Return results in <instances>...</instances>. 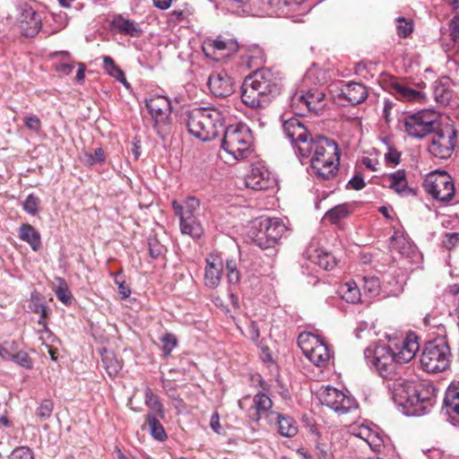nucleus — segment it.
Instances as JSON below:
<instances>
[{
	"label": "nucleus",
	"mask_w": 459,
	"mask_h": 459,
	"mask_svg": "<svg viewBox=\"0 0 459 459\" xmlns=\"http://www.w3.org/2000/svg\"><path fill=\"white\" fill-rule=\"evenodd\" d=\"M281 78L271 69H257L247 76L241 86V100L249 108H264L280 95Z\"/></svg>",
	"instance_id": "nucleus-1"
},
{
	"label": "nucleus",
	"mask_w": 459,
	"mask_h": 459,
	"mask_svg": "<svg viewBox=\"0 0 459 459\" xmlns=\"http://www.w3.org/2000/svg\"><path fill=\"white\" fill-rule=\"evenodd\" d=\"M387 388L395 403L404 408L414 407V412L424 411L435 396L436 388L429 381L390 379Z\"/></svg>",
	"instance_id": "nucleus-2"
},
{
	"label": "nucleus",
	"mask_w": 459,
	"mask_h": 459,
	"mask_svg": "<svg viewBox=\"0 0 459 459\" xmlns=\"http://www.w3.org/2000/svg\"><path fill=\"white\" fill-rule=\"evenodd\" d=\"M308 149L311 173L322 180L333 179L340 165L341 153L337 143L326 137L316 136Z\"/></svg>",
	"instance_id": "nucleus-3"
},
{
	"label": "nucleus",
	"mask_w": 459,
	"mask_h": 459,
	"mask_svg": "<svg viewBox=\"0 0 459 459\" xmlns=\"http://www.w3.org/2000/svg\"><path fill=\"white\" fill-rule=\"evenodd\" d=\"M186 117L188 132L204 142L212 140L224 130L222 114L216 108H195Z\"/></svg>",
	"instance_id": "nucleus-4"
},
{
	"label": "nucleus",
	"mask_w": 459,
	"mask_h": 459,
	"mask_svg": "<svg viewBox=\"0 0 459 459\" xmlns=\"http://www.w3.org/2000/svg\"><path fill=\"white\" fill-rule=\"evenodd\" d=\"M253 136L246 125H231L224 130L222 149L234 160L247 159L252 153Z\"/></svg>",
	"instance_id": "nucleus-5"
},
{
	"label": "nucleus",
	"mask_w": 459,
	"mask_h": 459,
	"mask_svg": "<svg viewBox=\"0 0 459 459\" xmlns=\"http://www.w3.org/2000/svg\"><path fill=\"white\" fill-rule=\"evenodd\" d=\"M172 208L179 219L180 231L192 238H200L204 229L199 221L200 201L195 196H188L182 204L172 201Z\"/></svg>",
	"instance_id": "nucleus-6"
},
{
	"label": "nucleus",
	"mask_w": 459,
	"mask_h": 459,
	"mask_svg": "<svg viewBox=\"0 0 459 459\" xmlns=\"http://www.w3.org/2000/svg\"><path fill=\"white\" fill-rule=\"evenodd\" d=\"M367 363L374 368L385 379H393L398 362L397 353L385 344H374L364 351Z\"/></svg>",
	"instance_id": "nucleus-7"
},
{
	"label": "nucleus",
	"mask_w": 459,
	"mask_h": 459,
	"mask_svg": "<svg viewBox=\"0 0 459 459\" xmlns=\"http://www.w3.org/2000/svg\"><path fill=\"white\" fill-rule=\"evenodd\" d=\"M450 349L443 339L428 342L420 356L422 368L429 373L446 370L450 361Z\"/></svg>",
	"instance_id": "nucleus-8"
},
{
	"label": "nucleus",
	"mask_w": 459,
	"mask_h": 459,
	"mask_svg": "<svg viewBox=\"0 0 459 459\" xmlns=\"http://www.w3.org/2000/svg\"><path fill=\"white\" fill-rule=\"evenodd\" d=\"M298 344L303 354L316 367L328 365L332 352L318 336L310 333H302L298 337Z\"/></svg>",
	"instance_id": "nucleus-9"
},
{
	"label": "nucleus",
	"mask_w": 459,
	"mask_h": 459,
	"mask_svg": "<svg viewBox=\"0 0 459 459\" xmlns=\"http://www.w3.org/2000/svg\"><path fill=\"white\" fill-rule=\"evenodd\" d=\"M438 114L433 109H422L404 118L403 126L407 134L413 138H423L435 132Z\"/></svg>",
	"instance_id": "nucleus-10"
},
{
	"label": "nucleus",
	"mask_w": 459,
	"mask_h": 459,
	"mask_svg": "<svg viewBox=\"0 0 459 459\" xmlns=\"http://www.w3.org/2000/svg\"><path fill=\"white\" fill-rule=\"evenodd\" d=\"M282 129L287 138L290 139L295 152L303 158L309 157V145L315 137H312L305 125L297 117H291L283 121Z\"/></svg>",
	"instance_id": "nucleus-11"
},
{
	"label": "nucleus",
	"mask_w": 459,
	"mask_h": 459,
	"mask_svg": "<svg viewBox=\"0 0 459 459\" xmlns=\"http://www.w3.org/2000/svg\"><path fill=\"white\" fill-rule=\"evenodd\" d=\"M286 231L283 222L278 218H266L259 222L256 233H253V241L262 249L273 247Z\"/></svg>",
	"instance_id": "nucleus-12"
},
{
	"label": "nucleus",
	"mask_w": 459,
	"mask_h": 459,
	"mask_svg": "<svg viewBox=\"0 0 459 459\" xmlns=\"http://www.w3.org/2000/svg\"><path fill=\"white\" fill-rule=\"evenodd\" d=\"M423 187L429 195L439 202H449L455 193L452 178L445 171L429 174L424 180Z\"/></svg>",
	"instance_id": "nucleus-13"
},
{
	"label": "nucleus",
	"mask_w": 459,
	"mask_h": 459,
	"mask_svg": "<svg viewBox=\"0 0 459 459\" xmlns=\"http://www.w3.org/2000/svg\"><path fill=\"white\" fill-rule=\"evenodd\" d=\"M456 145V131L446 126L436 132L431 138L428 151L434 157L446 160L451 157Z\"/></svg>",
	"instance_id": "nucleus-14"
},
{
	"label": "nucleus",
	"mask_w": 459,
	"mask_h": 459,
	"mask_svg": "<svg viewBox=\"0 0 459 459\" xmlns=\"http://www.w3.org/2000/svg\"><path fill=\"white\" fill-rule=\"evenodd\" d=\"M320 401L322 404L339 414L348 413L351 410L356 409L358 405L353 397L330 386H327L322 392Z\"/></svg>",
	"instance_id": "nucleus-15"
},
{
	"label": "nucleus",
	"mask_w": 459,
	"mask_h": 459,
	"mask_svg": "<svg viewBox=\"0 0 459 459\" xmlns=\"http://www.w3.org/2000/svg\"><path fill=\"white\" fill-rule=\"evenodd\" d=\"M238 48L235 39L219 36L215 39H205L202 48L206 57L218 62L237 52Z\"/></svg>",
	"instance_id": "nucleus-16"
},
{
	"label": "nucleus",
	"mask_w": 459,
	"mask_h": 459,
	"mask_svg": "<svg viewBox=\"0 0 459 459\" xmlns=\"http://www.w3.org/2000/svg\"><path fill=\"white\" fill-rule=\"evenodd\" d=\"M17 23L21 33L25 37H34L41 28L40 15L28 4L18 7Z\"/></svg>",
	"instance_id": "nucleus-17"
},
{
	"label": "nucleus",
	"mask_w": 459,
	"mask_h": 459,
	"mask_svg": "<svg viewBox=\"0 0 459 459\" xmlns=\"http://www.w3.org/2000/svg\"><path fill=\"white\" fill-rule=\"evenodd\" d=\"M273 402L271 398L264 393H258L253 397V403L247 409V417L253 422H259L264 418L269 423L268 415L270 413H277L272 411Z\"/></svg>",
	"instance_id": "nucleus-18"
},
{
	"label": "nucleus",
	"mask_w": 459,
	"mask_h": 459,
	"mask_svg": "<svg viewBox=\"0 0 459 459\" xmlns=\"http://www.w3.org/2000/svg\"><path fill=\"white\" fill-rule=\"evenodd\" d=\"M146 108L156 125L166 123L171 111L170 101L160 95L146 100Z\"/></svg>",
	"instance_id": "nucleus-19"
},
{
	"label": "nucleus",
	"mask_w": 459,
	"mask_h": 459,
	"mask_svg": "<svg viewBox=\"0 0 459 459\" xmlns=\"http://www.w3.org/2000/svg\"><path fill=\"white\" fill-rule=\"evenodd\" d=\"M207 84L215 97L225 98L233 92L231 78L225 72L212 73Z\"/></svg>",
	"instance_id": "nucleus-20"
},
{
	"label": "nucleus",
	"mask_w": 459,
	"mask_h": 459,
	"mask_svg": "<svg viewBox=\"0 0 459 459\" xmlns=\"http://www.w3.org/2000/svg\"><path fill=\"white\" fill-rule=\"evenodd\" d=\"M274 184L275 179L271 173L260 168H253L246 178V186L255 191L267 190Z\"/></svg>",
	"instance_id": "nucleus-21"
},
{
	"label": "nucleus",
	"mask_w": 459,
	"mask_h": 459,
	"mask_svg": "<svg viewBox=\"0 0 459 459\" xmlns=\"http://www.w3.org/2000/svg\"><path fill=\"white\" fill-rule=\"evenodd\" d=\"M205 261L204 285L210 289H215L221 280L223 263L220 257L215 255L207 256Z\"/></svg>",
	"instance_id": "nucleus-22"
},
{
	"label": "nucleus",
	"mask_w": 459,
	"mask_h": 459,
	"mask_svg": "<svg viewBox=\"0 0 459 459\" xmlns=\"http://www.w3.org/2000/svg\"><path fill=\"white\" fill-rule=\"evenodd\" d=\"M268 418L269 424L278 426V432L281 436L292 437L297 435L299 427L297 421L292 417L281 413H270Z\"/></svg>",
	"instance_id": "nucleus-23"
},
{
	"label": "nucleus",
	"mask_w": 459,
	"mask_h": 459,
	"mask_svg": "<svg viewBox=\"0 0 459 459\" xmlns=\"http://www.w3.org/2000/svg\"><path fill=\"white\" fill-rule=\"evenodd\" d=\"M450 422L459 427V390L457 387L450 386L445 394L444 408Z\"/></svg>",
	"instance_id": "nucleus-24"
},
{
	"label": "nucleus",
	"mask_w": 459,
	"mask_h": 459,
	"mask_svg": "<svg viewBox=\"0 0 459 459\" xmlns=\"http://www.w3.org/2000/svg\"><path fill=\"white\" fill-rule=\"evenodd\" d=\"M340 95L351 105H358L367 99L368 91L362 83L350 82L342 87Z\"/></svg>",
	"instance_id": "nucleus-25"
},
{
	"label": "nucleus",
	"mask_w": 459,
	"mask_h": 459,
	"mask_svg": "<svg viewBox=\"0 0 459 459\" xmlns=\"http://www.w3.org/2000/svg\"><path fill=\"white\" fill-rule=\"evenodd\" d=\"M434 99L441 106H446L453 99L454 91L448 78L437 80L433 84Z\"/></svg>",
	"instance_id": "nucleus-26"
},
{
	"label": "nucleus",
	"mask_w": 459,
	"mask_h": 459,
	"mask_svg": "<svg viewBox=\"0 0 459 459\" xmlns=\"http://www.w3.org/2000/svg\"><path fill=\"white\" fill-rule=\"evenodd\" d=\"M392 88L397 99L402 100L422 103L426 99L422 91H416L400 82H394Z\"/></svg>",
	"instance_id": "nucleus-27"
},
{
	"label": "nucleus",
	"mask_w": 459,
	"mask_h": 459,
	"mask_svg": "<svg viewBox=\"0 0 459 459\" xmlns=\"http://www.w3.org/2000/svg\"><path fill=\"white\" fill-rule=\"evenodd\" d=\"M112 26L120 33L134 38L140 37L142 33V30L137 22L126 19L122 15H117L113 19Z\"/></svg>",
	"instance_id": "nucleus-28"
},
{
	"label": "nucleus",
	"mask_w": 459,
	"mask_h": 459,
	"mask_svg": "<svg viewBox=\"0 0 459 459\" xmlns=\"http://www.w3.org/2000/svg\"><path fill=\"white\" fill-rule=\"evenodd\" d=\"M397 350H399L396 353L400 364L411 361L419 350V343L416 341V337L414 336L412 339L411 336H407L406 339L403 341L402 346L397 347Z\"/></svg>",
	"instance_id": "nucleus-29"
},
{
	"label": "nucleus",
	"mask_w": 459,
	"mask_h": 459,
	"mask_svg": "<svg viewBox=\"0 0 459 459\" xmlns=\"http://www.w3.org/2000/svg\"><path fill=\"white\" fill-rule=\"evenodd\" d=\"M19 238L28 243L32 250L38 251L41 247L40 233L29 223H23L19 229Z\"/></svg>",
	"instance_id": "nucleus-30"
},
{
	"label": "nucleus",
	"mask_w": 459,
	"mask_h": 459,
	"mask_svg": "<svg viewBox=\"0 0 459 459\" xmlns=\"http://www.w3.org/2000/svg\"><path fill=\"white\" fill-rule=\"evenodd\" d=\"M389 247L403 255H410L412 251V245L410 240L400 230H395L389 239Z\"/></svg>",
	"instance_id": "nucleus-31"
},
{
	"label": "nucleus",
	"mask_w": 459,
	"mask_h": 459,
	"mask_svg": "<svg viewBox=\"0 0 459 459\" xmlns=\"http://www.w3.org/2000/svg\"><path fill=\"white\" fill-rule=\"evenodd\" d=\"M310 261L325 270H332L336 266L335 257L327 251L318 248L309 255Z\"/></svg>",
	"instance_id": "nucleus-32"
},
{
	"label": "nucleus",
	"mask_w": 459,
	"mask_h": 459,
	"mask_svg": "<svg viewBox=\"0 0 459 459\" xmlns=\"http://www.w3.org/2000/svg\"><path fill=\"white\" fill-rule=\"evenodd\" d=\"M307 114H317L323 110L325 106V93L317 89H310L307 91Z\"/></svg>",
	"instance_id": "nucleus-33"
},
{
	"label": "nucleus",
	"mask_w": 459,
	"mask_h": 459,
	"mask_svg": "<svg viewBox=\"0 0 459 459\" xmlns=\"http://www.w3.org/2000/svg\"><path fill=\"white\" fill-rule=\"evenodd\" d=\"M290 104L295 114L306 116L307 114V91L300 90L292 93L290 97Z\"/></svg>",
	"instance_id": "nucleus-34"
},
{
	"label": "nucleus",
	"mask_w": 459,
	"mask_h": 459,
	"mask_svg": "<svg viewBox=\"0 0 459 459\" xmlns=\"http://www.w3.org/2000/svg\"><path fill=\"white\" fill-rule=\"evenodd\" d=\"M389 187L398 194H406L410 192L405 171L399 169L388 176Z\"/></svg>",
	"instance_id": "nucleus-35"
},
{
	"label": "nucleus",
	"mask_w": 459,
	"mask_h": 459,
	"mask_svg": "<svg viewBox=\"0 0 459 459\" xmlns=\"http://www.w3.org/2000/svg\"><path fill=\"white\" fill-rule=\"evenodd\" d=\"M144 397H145V404L149 407V409L152 411L151 413L154 414L160 419L165 418V410L160 403L159 397L155 395L152 392V390L146 386L144 389Z\"/></svg>",
	"instance_id": "nucleus-36"
},
{
	"label": "nucleus",
	"mask_w": 459,
	"mask_h": 459,
	"mask_svg": "<svg viewBox=\"0 0 459 459\" xmlns=\"http://www.w3.org/2000/svg\"><path fill=\"white\" fill-rule=\"evenodd\" d=\"M145 421L149 426L150 434L154 439L160 442L167 440L168 435L157 416L152 413H148L145 416Z\"/></svg>",
	"instance_id": "nucleus-37"
},
{
	"label": "nucleus",
	"mask_w": 459,
	"mask_h": 459,
	"mask_svg": "<svg viewBox=\"0 0 459 459\" xmlns=\"http://www.w3.org/2000/svg\"><path fill=\"white\" fill-rule=\"evenodd\" d=\"M449 34H448V41L446 42V39L445 34L442 36V40L444 45L446 46V51L449 50H459V23L456 21H450L449 22Z\"/></svg>",
	"instance_id": "nucleus-38"
},
{
	"label": "nucleus",
	"mask_w": 459,
	"mask_h": 459,
	"mask_svg": "<svg viewBox=\"0 0 459 459\" xmlns=\"http://www.w3.org/2000/svg\"><path fill=\"white\" fill-rule=\"evenodd\" d=\"M342 298L349 303H358L361 298V292L355 281H348L340 287Z\"/></svg>",
	"instance_id": "nucleus-39"
},
{
	"label": "nucleus",
	"mask_w": 459,
	"mask_h": 459,
	"mask_svg": "<svg viewBox=\"0 0 459 459\" xmlns=\"http://www.w3.org/2000/svg\"><path fill=\"white\" fill-rule=\"evenodd\" d=\"M102 363L107 374L110 377H115L122 369V362L117 359L113 352L106 351L102 357Z\"/></svg>",
	"instance_id": "nucleus-40"
},
{
	"label": "nucleus",
	"mask_w": 459,
	"mask_h": 459,
	"mask_svg": "<svg viewBox=\"0 0 459 459\" xmlns=\"http://www.w3.org/2000/svg\"><path fill=\"white\" fill-rule=\"evenodd\" d=\"M362 290L363 294L369 299L377 298L381 290L379 279L375 276L363 277Z\"/></svg>",
	"instance_id": "nucleus-41"
},
{
	"label": "nucleus",
	"mask_w": 459,
	"mask_h": 459,
	"mask_svg": "<svg viewBox=\"0 0 459 459\" xmlns=\"http://www.w3.org/2000/svg\"><path fill=\"white\" fill-rule=\"evenodd\" d=\"M103 64L105 71L112 77L122 82L125 86L128 87L124 72L115 64L112 57L105 56L103 57Z\"/></svg>",
	"instance_id": "nucleus-42"
},
{
	"label": "nucleus",
	"mask_w": 459,
	"mask_h": 459,
	"mask_svg": "<svg viewBox=\"0 0 459 459\" xmlns=\"http://www.w3.org/2000/svg\"><path fill=\"white\" fill-rule=\"evenodd\" d=\"M245 58L249 67H259L264 63V50L256 45L249 47Z\"/></svg>",
	"instance_id": "nucleus-43"
},
{
	"label": "nucleus",
	"mask_w": 459,
	"mask_h": 459,
	"mask_svg": "<svg viewBox=\"0 0 459 459\" xmlns=\"http://www.w3.org/2000/svg\"><path fill=\"white\" fill-rule=\"evenodd\" d=\"M350 214V210L347 204H340L329 210L325 218L331 221L333 224H338L341 220L348 217Z\"/></svg>",
	"instance_id": "nucleus-44"
},
{
	"label": "nucleus",
	"mask_w": 459,
	"mask_h": 459,
	"mask_svg": "<svg viewBox=\"0 0 459 459\" xmlns=\"http://www.w3.org/2000/svg\"><path fill=\"white\" fill-rule=\"evenodd\" d=\"M59 285L55 289L56 297L65 306L72 304L73 296L63 278H57Z\"/></svg>",
	"instance_id": "nucleus-45"
},
{
	"label": "nucleus",
	"mask_w": 459,
	"mask_h": 459,
	"mask_svg": "<svg viewBox=\"0 0 459 459\" xmlns=\"http://www.w3.org/2000/svg\"><path fill=\"white\" fill-rule=\"evenodd\" d=\"M54 56H61V62L56 65V71L65 75L70 74L74 68L71 63L70 54L68 52H56Z\"/></svg>",
	"instance_id": "nucleus-46"
},
{
	"label": "nucleus",
	"mask_w": 459,
	"mask_h": 459,
	"mask_svg": "<svg viewBox=\"0 0 459 459\" xmlns=\"http://www.w3.org/2000/svg\"><path fill=\"white\" fill-rule=\"evenodd\" d=\"M54 410V403L50 399L43 400L36 410V416L41 421L48 420Z\"/></svg>",
	"instance_id": "nucleus-47"
},
{
	"label": "nucleus",
	"mask_w": 459,
	"mask_h": 459,
	"mask_svg": "<svg viewBox=\"0 0 459 459\" xmlns=\"http://www.w3.org/2000/svg\"><path fill=\"white\" fill-rule=\"evenodd\" d=\"M19 350L15 341H5L0 344V357L5 360H11Z\"/></svg>",
	"instance_id": "nucleus-48"
},
{
	"label": "nucleus",
	"mask_w": 459,
	"mask_h": 459,
	"mask_svg": "<svg viewBox=\"0 0 459 459\" xmlns=\"http://www.w3.org/2000/svg\"><path fill=\"white\" fill-rule=\"evenodd\" d=\"M228 8L238 14L248 13L251 9L249 0H226Z\"/></svg>",
	"instance_id": "nucleus-49"
},
{
	"label": "nucleus",
	"mask_w": 459,
	"mask_h": 459,
	"mask_svg": "<svg viewBox=\"0 0 459 459\" xmlns=\"http://www.w3.org/2000/svg\"><path fill=\"white\" fill-rule=\"evenodd\" d=\"M227 280L230 285H235L239 281L240 275L237 268L235 260H227L226 262Z\"/></svg>",
	"instance_id": "nucleus-50"
},
{
	"label": "nucleus",
	"mask_w": 459,
	"mask_h": 459,
	"mask_svg": "<svg viewBox=\"0 0 459 459\" xmlns=\"http://www.w3.org/2000/svg\"><path fill=\"white\" fill-rule=\"evenodd\" d=\"M12 361H14L19 366L30 369L32 368V361L29 356V354L24 351H17V352L14 354Z\"/></svg>",
	"instance_id": "nucleus-51"
},
{
	"label": "nucleus",
	"mask_w": 459,
	"mask_h": 459,
	"mask_svg": "<svg viewBox=\"0 0 459 459\" xmlns=\"http://www.w3.org/2000/svg\"><path fill=\"white\" fill-rule=\"evenodd\" d=\"M39 197L35 196L34 195L30 194L29 195L24 203H23V209L30 214L35 215L38 212L39 210Z\"/></svg>",
	"instance_id": "nucleus-52"
},
{
	"label": "nucleus",
	"mask_w": 459,
	"mask_h": 459,
	"mask_svg": "<svg viewBox=\"0 0 459 459\" xmlns=\"http://www.w3.org/2000/svg\"><path fill=\"white\" fill-rule=\"evenodd\" d=\"M85 155L87 157L86 163L89 166H93V165H95L97 163L102 164V163H104V161L106 160L104 150L102 148H100V147L97 148L94 151L93 154L86 153Z\"/></svg>",
	"instance_id": "nucleus-53"
},
{
	"label": "nucleus",
	"mask_w": 459,
	"mask_h": 459,
	"mask_svg": "<svg viewBox=\"0 0 459 459\" xmlns=\"http://www.w3.org/2000/svg\"><path fill=\"white\" fill-rule=\"evenodd\" d=\"M161 342H162V350L164 351V354L169 355L170 352L173 351V349L177 346L178 340L174 334L166 333L161 338Z\"/></svg>",
	"instance_id": "nucleus-54"
},
{
	"label": "nucleus",
	"mask_w": 459,
	"mask_h": 459,
	"mask_svg": "<svg viewBox=\"0 0 459 459\" xmlns=\"http://www.w3.org/2000/svg\"><path fill=\"white\" fill-rule=\"evenodd\" d=\"M10 459H34V456L29 447L20 446L13 450Z\"/></svg>",
	"instance_id": "nucleus-55"
},
{
	"label": "nucleus",
	"mask_w": 459,
	"mask_h": 459,
	"mask_svg": "<svg viewBox=\"0 0 459 459\" xmlns=\"http://www.w3.org/2000/svg\"><path fill=\"white\" fill-rule=\"evenodd\" d=\"M367 443L373 450H378L384 446V436L377 430H373L371 435L368 436Z\"/></svg>",
	"instance_id": "nucleus-56"
},
{
	"label": "nucleus",
	"mask_w": 459,
	"mask_h": 459,
	"mask_svg": "<svg viewBox=\"0 0 459 459\" xmlns=\"http://www.w3.org/2000/svg\"><path fill=\"white\" fill-rule=\"evenodd\" d=\"M399 24L397 25V34L402 38L408 37L412 32V25L404 18L398 19Z\"/></svg>",
	"instance_id": "nucleus-57"
},
{
	"label": "nucleus",
	"mask_w": 459,
	"mask_h": 459,
	"mask_svg": "<svg viewBox=\"0 0 459 459\" xmlns=\"http://www.w3.org/2000/svg\"><path fill=\"white\" fill-rule=\"evenodd\" d=\"M443 245L448 250H451L454 247L459 246V233L458 232L446 233L444 236Z\"/></svg>",
	"instance_id": "nucleus-58"
},
{
	"label": "nucleus",
	"mask_w": 459,
	"mask_h": 459,
	"mask_svg": "<svg viewBox=\"0 0 459 459\" xmlns=\"http://www.w3.org/2000/svg\"><path fill=\"white\" fill-rule=\"evenodd\" d=\"M121 275V273H117L114 274V281L115 283L118 286V292L122 299H127L131 294L130 288L126 284L125 281L120 280L119 276Z\"/></svg>",
	"instance_id": "nucleus-59"
},
{
	"label": "nucleus",
	"mask_w": 459,
	"mask_h": 459,
	"mask_svg": "<svg viewBox=\"0 0 459 459\" xmlns=\"http://www.w3.org/2000/svg\"><path fill=\"white\" fill-rule=\"evenodd\" d=\"M24 124L28 129L39 133L41 129V121L39 117L35 115L24 118Z\"/></svg>",
	"instance_id": "nucleus-60"
},
{
	"label": "nucleus",
	"mask_w": 459,
	"mask_h": 459,
	"mask_svg": "<svg viewBox=\"0 0 459 459\" xmlns=\"http://www.w3.org/2000/svg\"><path fill=\"white\" fill-rule=\"evenodd\" d=\"M385 160L386 163L396 166L400 162L401 152L396 149L389 146L387 152L385 154Z\"/></svg>",
	"instance_id": "nucleus-61"
},
{
	"label": "nucleus",
	"mask_w": 459,
	"mask_h": 459,
	"mask_svg": "<svg viewBox=\"0 0 459 459\" xmlns=\"http://www.w3.org/2000/svg\"><path fill=\"white\" fill-rule=\"evenodd\" d=\"M446 291L453 296H457L455 305V315L459 321V283L449 285Z\"/></svg>",
	"instance_id": "nucleus-62"
},
{
	"label": "nucleus",
	"mask_w": 459,
	"mask_h": 459,
	"mask_svg": "<svg viewBox=\"0 0 459 459\" xmlns=\"http://www.w3.org/2000/svg\"><path fill=\"white\" fill-rule=\"evenodd\" d=\"M351 188L354 190H360L365 187L366 184L361 175H355L348 183Z\"/></svg>",
	"instance_id": "nucleus-63"
},
{
	"label": "nucleus",
	"mask_w": 459,
	"mask_h": 459,
	"mask_svg": "<svg viewBox=\"0 0 459 459\" xmlns=\"http://www.w3.org/2000/svg\"><path fill=\"white\" fill-rule=\"evenodd\" d=\"M210 427L214 432H216L217 434H221V426L220 423V415L217 411L213 412L211 417Z\"/></svg>",
	"instance_id": "nucleus-64"
}]
</instances>
